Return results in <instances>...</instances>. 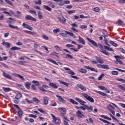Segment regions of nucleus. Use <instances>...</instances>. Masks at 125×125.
<instances>
[{"instance_id":"f257e3e1","label":"nucleus","mask_w":125,"mask_h":125,"mask_svg":"<svg viewBox=\"0 0 125 125\" xmlns=\"http://www.w3.org/2000/svg\"><path fill=\"white\" fill-rule=\"evenodd\" d=\"M83 96L86 99V100H88V101H89L91 103H93L94 102V99L92 98V97H90V96L88 95L87 94L84 93L82 94Z\"/></svg>"},{"instance_id":"f03ea898","label":"nucleus","mask_w":125,"mask_h":125,"mask_svg":"<svg viewBox=\"0 0 125 125\" xmlns=\"http://www.w3.org/2000/svg\"><path fill=\"white\" fill-rule=\"evenodd\" d=\"M58 110L59 111H61V114L60 115L61 116V117H63V116H65V115H66V114H67L66 111V108H62V107H59L58 108Z\"/></svg>"},{"instance_id":"7ed1b4c3","label":"nucleus","mask_w":125,"mask_h":125,"mask_svg":"<svg viewBox=\"0 0 125 125\" xmlns=\"http://www.w3.org/2000/svg\"><path fill=\"white\" fill-rule=\"evenodd\" d=\"M46 60L47 61H49V62H51V63H53V64H55V65H57L58 66L59 65L58 64H59V65H63V63H62L60 62H55V61H54L51 59H47Z\"/></svg>"},{"instance_id":"20e7f679","label":"nucleus","mask_w":125,"mask_h":125,"mask_svg":"<svg viewBox=\"0 0 125 125\" xmlns=\"http://www.w3.org/2000/svg\"><path fill=\"white\" fill-rule=\"evenodd\" d=\"M39 88L40 89V90H42V91H43V92H46L47 90L45 89H47V88H48V87L46 85H43L42 86H39Z\"/></svg>"},{"instance_id":"39448f33","label":"nucleus","mask_w":125,"mask_h":125,"mask_svg":"<svg viewBox=\"0 0 125 125\" xmlns=\"http://www.w3.org/2000/svg\"><path fill=\"white\" fill-rule=\"evenodd\" d=\"M2 75L4 78H6V79H8L9 80H11L12 79V77L10 76L9 74L5 73V72L2 71Z\"/></svg>"},{"instance_id":"423d86ee","label":"nucleus","mask_w":125,"mask_h":125,"mask_svg":"<svg viewBox=\"0 0 125 125\" xmlns=\"http://www.w3.org/2000/svg\"><path fill=\"white\" fill-rule=\"evenodd\" d=\"M6 22L7 23H8V24H9V27H10V28H11L12 29H16L17 30H18V29H19L18 26L12 25L11 24H10V23H11V21L8 20Z\"/></svg>"},{"instance_id":"0eeeda50","label":"nucleus","mask_w":125,"mask_h":125,"mask_svg":"<svg viewBox=\"0 0 125 125\" xmlns=\"http://www.w3.org/2000/svg\"><path fill=\"white\" fill-rule=\"evenodd\" d=\"M72 27H71V30L72 31H74V32H76L77 33H78V32H79L78 30H77L75 27H76V28L78 27L79 26V25L78 24H77L76 23H74L73 24H71Z\"/></svg>"},{"instance_id":"6e6552de","label":"nucleus","mask_w":125,"mask_h":125,"mask_svg":"<svg viewBox=\"0 0 125 125\" xmlns=\"http://www.w3.org/2000/svg\"><path fill=\"white\" fill-rule=\"evenodd\" d=\"M56 97L59 98L58 100H59V102H61L62 103H63V104H65L66 101H65L64 99H63V98L61 96L57 95Z\"/></svg>"},{"instance_id":"1a4fd4ad","label":"nucleus","mask_w":125,"mask_h":125,"mask_svg":"<svg viewBox=\"0 0 125 125\" xmlns=\"http://www.w3.org/2000/svg\"><path fill=\"white\" fill-rule=\"evenodd\" d=\"M25 19L26 20H31V21H37V20L32 17L31 15H27L25 16Z\"/></svg>"},{"instance_id":"9d476101","label":"nucleus","mask_w":125,"mask_h":125,"mask_svg":"<svg viewBox=\"0 0 125 125\" xmlns=\"http://www.w3.org/2000/svg\"><path fill=\"white\" fill-rule=\"evenodd\" d=\"M2 44L3 45V46H5V47H10V43L5 42L4 40H2Z\"/></svg>"},{"instance_id":"9b49d317","label":"nucleus","mask_w":125,"mask_h":125,"mask_svg":"<svg viewBox=\"0 0 125 125\" xmlns=\"http://www.w3.org/2000/svg\"><path fill=\"white\" fill-rule=\"evenodd\" d=\"M77 87H79V88H80L81 90H83V91H86V87H85L82 84H78L77 85Z\"/></svg>"},{"instance_id":"f8f14e48","label":"nucleus","mask_w":125,"mask_h":125,"mask_svg":"<svg viewBox=\"0 0 125 125\" xmlns=\"http://www.w3.org/2000/svg\"><path fill=\"white\" fill-rule=\"evenodd\" d=\"M22 26H23V28H26V29H28V30H30V31H32V30H33V27H32L30 25H29L25 23H23Z\"/></svg>"},{"instance_id":"ddd939ff","label":"nucleus","mask_w":125,"mask_h":125,"mask_svg":"<svg viewBox=\"0 0 125 125\" xmlns=\"http://www.w3.org/2000/svg\"><path fill=\"white\" fill-rule=\"evenodd\" d=\"M87 41H88L89 42H90L93 45H94V46L97 47V46H98L97 43H96L95 42H94L93 40L89 39V38H87Z\"/></svg>"},{"instance_id":"4468645a","label":"nucleus","mask_w":125,"mask_h":125,"mask_svg":"<svg viewBox=\"0 0 125 125\" xmlns=\"http://www.w3.org/2000/svg\"><path fill=\"white\" fill-rule=\"evenodd\" d=\"M57 18L58 20H59V21H60L61 23H62V24H65V23H66V19L64 18H62L61 17H57Z\"/></svg>"},{"instance_id":"2eb2a0df","label":"nucleus","mask_w":125,"mask_h":125,"mask_svg":"<svg viewBox=\"0 0 125 125\" xmlns=\"http://www.w3.org/2000/svg\"><path fill=\"white\" fill-rule=\"evenodd\" d=\"M63 119V124L64 125H69V123H68V122H69V120H68V118L65 116H63L62 117Z\"/></svg>"},{"instance_id":"dca6fc26","label":"nucleus","mask_w":125,"mask_h":125,"mask_svg":"<svg viewBox=\"0 0 125 125\" xmlns=\"http://www.w3.org/2000/svg\"><path fill=\"white\" fill-rule=\"evenodd\" d=\"M63 68L64 70H65V71H69L67 72L68 74H70V75H75V72H73V70H71V69L68 67H63Z\"/></svg>"},{"instance_id":"f3484780","label":"nucleus","mask_w":125,"mask_h":125,"mask_svg":"<svg viewBox=\"0 0 125 125\" xmlns=\"http://www.w3.org/2000/svg\"><path fill=\"white\" fill-rule=\"evenodd\" d=\"M43 99L44 105H47V104H48V100H49V98L46 96H45L43 98Z\"/></svg>"},{"instance_id":"a211bd4d","label":"nucleus","mask_w":125,"mask_h":125,"mask_svg":"<svg viewBox=\"0 0 125 125\" xmlns=\"http://www.w3.org/2000/svg\"><path fill=\"white\" fill-rule=\"evenodd\" d=\"M114 57L116 59V61L118 63H119V64H123V62L121 61V58H122L119 56H115Z\"/></svg>"},{"instance_id":"6ab92c4d","label":"nucleus","mask_w":125,"mask_h":125,"mask_svg":"<svg viewBox=\"0 0 125 125\" xmlns=\"http://www.w3.org/2000/svg\"><path fill=\"white\" fill-rule=\"evenodd\" d=\"M116 23L119 26H124L125 25V22L121 20H119L117 21L116 22Z\"/></svg>"},{"instance_id":"aec40b11","label":"nucleus","mask_w":125,"mask_h":125,"mask_svg":"<svg viewBox=\"0 0 125 125\" xmlns=\"http://www.w3.org/2000/svg\"><path fill=\"white\" fill-rule=\"evenodd\" d=\"M49 85H50V86H51V87H53V88H58V85H57L56 83H49Z\"/></svg>"},{"instance_id":"412c9836","label":"nucleus","mask_w":125,"mask_h":125,"mask_svg":"<svg viewBox=\"0 0 125 125\" xmlns=\"http://www.w3.org/2000/svg\"><path fill=\"white\" fill-rule=\"evenodd\" d=\"M79 42L82 44H85V41L81 36H79Z\"/></svg>"},{"instance_id":"4be33fe9","label":"nucleus","mask_w":125,"mask_h":125,"mask_svg":"<svg viewBox=\"0 0 125 125\" xmlns=\"http://www.w3.org/2000/svg\"><path fill=\"white\" fill-rule=\"evenodd\" d=\"M76 115L78 117H80V118H83V117H84L83 113H82V112H81V111L80 110L77 111V112H76Z\"/></svg>"},{"instance_id":"5701e85b","label":"nucleus","mask_w":125,"mask_h":125,"mask_svg":"<svg viewBox=\"0 0 125 125\" xmlns=\"http://www.w3.org/2000/svg\"><path fill=\"white\" fill-rule=\"evenodd\" d=\"M24 32H25L26 34H29V35H31L32 36H35V35H36V32L24 30Z\"/></svg>"},{"instance_id":"b1692460","label":"nucleus","mask_w":125,"mask_h":125,"mask_svg":"<svg viewBox=\"0 0 125 125\" xmlns=\"http://www.w3.org/2000/svg\"><path fill=\"white\" fill-rule=\"evenodd\" d=\"M76 100H77L78 101V102H79V103H80V104H81V105H84V104H85V103H86V102L82 100L80 98H76Z\"/></svg>"},{"instance_id":"393cba45","label":"nucleus","mask_w":125,"mask_h":125,"mask_svg":"<svg viewBox=\"0 0 125 125\" xmlns=\"http://www.w3.org/2000/svg\"><path fill=\"white\" fill-rule=\"evenodd\" d=\"M86 109L87 110L88 112H92V109H93V107H92V106H88L86 105Z\"/></svg>"},{"instance_id":"a878e982","label":"nucleus","mask_w":125,"mask_h":125,"mask_svg":"<svg viewBox=\"0 0 125 125\" xmlns=\"http://www.w3.org/2000/svg\"><path fill=\"white\" fill-rule=\"evenodd\" d=\"M25 86L26 88H27V89H29L30 88V86H31V82H26L25 84Z\"/></svg>"},{"instance_id":"bb28decb","label":"nucleus","mask_w":125,"mask_h":125,"mask_svg":"<svg viewBox=\"0 0 125 125\" xmlns=\"http://www.w3.org/2000/svg\"><path fill=\"white\" fill-rule=\"evenodd\" d=\"M32 83H33L34 85H35V86H38L39 85H40V82L39 81H35V80H33L32 82Z\"/></svg>"},{"instance_id":"cd10ccee","label":"nucleus","mask_w":125,"mask_h":125,"mask_svg":"<svg viewBox=\"0 0 125 125\" xmlns=\"http://www.w3.org/2000/svg\"><path fill=\"white\" fill-rule=\"evenodd\" d=\"M96 60L97 62H98V63H100V64H103V63H104V62L100 57L97 58Z\"/></svg>"},{"instance_id":"c85d7f7f","label":"nucleus","mask_w":125,"mask_h":125,"mask_svg":"<svg viewBox=\"0 0 125 125\" xmlns=\"http://www.w3.org/2000/svg\"><path fill=\"white\" fill-rule=\"evenodd\" d=\"M59 83H62V84H63V85H65L66 86H69V83H68L66 82H64L62 81L59 80Z\"/></svg>"},{"instance_id":"c756f323","label":"nucleus","mask_w":125,"mask_h":125,"mask_svg":"<svg viewBox=\"0 0 125 125\" xmlns=\"http://www.w3.org/2000/svg\"><path fill=\"white\" fill-rule=\"evenodd\" d=\"M17 13L19 15H14L15 17H16L17 18H20V17H21V13H22V12H21L19 11H17Z\"/></svg>"},{"instance_id":"7c9ffc66","label":"nucleus","mask_w":125,"mask_h":125,"mask_svg":"<svg viewBox=\"0 0 125 125\" xmlns=\"http://www.w3.org/2000/svg\"><path fill=\"white\" fill-rule=\"evenodd\" d=\"M39 19H42V13L40 11L38 12Z\"/></svg>"},{"instance_id":"2f4dec72","label":"nucleus","mask_w":125,"mask_h":125,"mask_svg":"<svg viewBox=\"0 0 125 125\" xmlns=\"http://www.w3.org/2000/svg\"><path fill=\"white\" fill-rule=\"evenodd\" d=\"M2 89L4 91H5V92H8L11 90V89L10 88H6L4 87H2Z\"/></svg>"},{"instance_id":"473e14b6","label":"nucleus","mask_w":125,"mask_h":125,"mask_svg":"<svg viewBox=\"0 0 125 125\" xmlns=\"http://www.w3.org/2000/svg\"><path fill=\"white\" fill-rule=\"evenodd\" d=\"M47 4L49 6H51L52 8H55V5H53V3L50 1L47 2Z\"/></svg>"},{"instance_id":"72a5a7b5","label":"nucleus","mask_w":125,"mask_h":125,"mask_svg":"<svg viewBox=\"0 0 125 125\" xmlns=\"http://www.w3.org/2000/svg\"><path fill=\"white\" fill-rule=\"evenodd\" d=\"M18 78H19L23 82H26V80L24 78V76L20 75V74L18 75Z\"/></svg>"},{"instance_id":"f704fd0d","label":"nucleus","mask_w":125,"mask_h":125,"mask_svg":"<svg viewBox=\"0 0 125 125\" xmlns=\"http://www.w3.org/2000/svg\"><path fill=\"white\" fill-rule=\"evenodd\" d=\"M51 116L53 119V123H56V121L58 120V119L56 117H55V116H54V115L53 114H51Z\"/></svg>"},{"instance_id":"c9c22d12","label":"nucleus","mask_w":125,"mask_h":125,"mask_svg":"<svg viewBox=\"0 0 125 125\" xmlns=\"http://www.w3.org/2000/svg\"><path fill=\"white\" fill-rule=\"evenodd\" d=\"M10 49L11 50H20V49H21V48L17 46H14L11 47Z\"/></svg>"},{"instance_id":"e433bc0d","label":"nucleus","mask_w":125,"mask_h":125,"mask_svg":"<svg viewBox=\"0 0 125 125\" xmlns=\"http://www.w3.org/2000/svg\"><path fill=\"white\" fill-rule=\"evenodd\" d=\"M21 97H22V94L21 93H18L16 96V99H17V100H18L20 99Z\"/></svg>"},{"instance_id":"4c0bfd02","label":"nucleus","mask_w":125,"mask_h":125,"mask_svg":"<svg viewBox=\"0 0 125 125\" xmlns=\"http://www.w3.org/2000/svg\"><path fill=\"white\" fill-rule=\"evenodd\" d=\"M16 86L20 87V88H21V89H25V88H24V86H23V85H21L19 83H16Z\"/></svg>"},{"instance_id":"58836bf2","label":"nucleus","mask_w":125,"mask_h":125,"mask_svg":"<svg viewBox=\"0 0 125 125\" xmlns=\"http://www.w3.org/2000/svg\"><path fill=\"white\" fill-rule=\"evenodd\" d=\"M98 87L100 88V89H102V90H107V87H105L104 86L99 85Z\"/></svg>"},{"instance_id":"ea45409f","label":"nucleus","mask_w":125,"mask_h":125,"mask_svg":"<svg viewBox=\"0 0 125 125\" xmlns=\"http://www.w3.org/2000/svg\"><path fill=\"white\" fill-rule=\"evenodd\" d=\"M70 102L71 103H72V104H75V105H78L79 103H78V102H76L75 100L70 99Z\"/></svg>"},{"instance_id":"a19ab883","label":"nucleus","mask_w":125,"mask_h":125,"mask_svg":"<svg viewBox=\"0 0 125 125\" xmlns=\"http://www.w3.org/2000/svg\"><path fill=\"white\" fill-rule=\"evenodd\" d=\"M5 1L8 3L9 5H11V6H14V5L11 1H10L9 0H5Z\"/></svg>"},{"instance_id":"79ce46f5","label":"nucleus","mask_w":125,"mask_h":125,"mask_svg":"<svg viewBox=\"0 0 125 125\" xmlns=\"http://www.w3.org/2000/svg\"><path fill=\"white\" fill-rule=\"evenodd\" d=\"M100 121H101L102 122H103V123H104V124H108L110 125L111 123L109 122L108 121L105 120L104 119H102V118H99Z\"/></svg>"},{"instance_id":"37998d69","label":"nucleus","mask_w":125,"mask_h":125,"mask_svg":"<svg viewBox=\"0 0 125 125\" xmlns=\"http://www.w3.org/2000/svg\"><path fill=\"white\" fill-rule=\"evenodd\" d=\"M79 72H80V73H87V71L83 68H81L79 69Z\"/></svg>"},{"instance_id":"c03bdc74","label":"nucleus","mask_w":125,"mask_h":125,"mask_svg":"<svg viewBox=\"0 0 125 125\" xmlns=\"http://www.w3.org/2000/svg\"><path fill=\"white\" fill-rule=\"evenodd\" d=\"M111 74L114 76H118V75L119 74V73L117 71H112L111 72Z\"/></svg>"},{"instance_id":"a18cd8bd","label":"nucleus","mask_w":125,"mask_h":125,"mask_svg":"<svg viewBox=\"0 0 125 125\" xmlns=\"http://www.w3.org/2000/svg\"><path fill=\"white\" fill-rule=\"evenodd\" d=\"M105 75L103 73L101 74L100 77L98 78V81H101Z\"/></svg>"},{"instance_id":"49530a36","label":"nucleus","mask_w":125,"mask_h":125,"mask_svg":"<svg viewBox=\"0 0 125 125\" xmlns=\"http://www.w3.org/2000/svg\"><path fill=\"white\" fill-rule=\"evenodd\" d=\"M65 33H66L67 35H69V36H71V37H75V34H74L72 32H70L69 31H65Z\"/></svg>"},{"instance_id":"de8ad7c7","label":"nucleus","mask_w":125,"mask_h":125,"mask_svg":"<svg viewBox=\"0 0 125 125\" xmlns=\"http://www.w3.org/2000/svg\"><path fill=\"white\" fill-rule=\"evenodd\" d=\"M83 106H81L80 109H82V110H83V111H85L86 110V105L85 104H83Z\"/></svg>"},{"instance_id":"09e8293b","label":"nucleus","mask_w":125,"mask_h":125,"mask_svg":"<svg viewBox=\"0 0 125 125\" xmlns=\"http://www.w3.org/2000/svg\"><path fill=\"white\" fill-rule=\"evenodd\" d=\"M109 43L112 44V45H113V46H115V47L118 46V44H117V43H115L113 41H109Z\"/></svg>"},{"instance_id":"8fccbe9b","label":"nucleus","mask_w":125,"mask_h":125,"mask_svg":"<svg viewBox=\"0 0 125 125\" xmlns=\"http://www.w3.org/2000/svg\"><path fill=\"white\" fill-rule=\"evenodd\" d=\"M33 101H34L35 103H37V104H39L40 103V102H41V101L39 99H37L36 98H33Z\"/></svg>"},{"instance_id":"3c124183","label":"nucleus","mask_w":125,"mask_h":125,"mask_svg":"<svg viewBox=\"0 0 125 125\" xmlns=\"http://www.w3.org/2000/svg\"><path fill=\"white\" fill-rule=\"evenodd\" d=\"M18 114H19V117L20 118H21L22 117V110L21 109H20L18 110Z\"/></svg>"},{"instance_id":"603ef678","label":"nucleus","mask_w":125,"mask_h":125,"mask_svg":"<svg viewBox=\"0 0 125 125\" xmlns=\"http://www.w3.org/2000/svg\"><path fill=\"white\" fill-rule=\"evenodd\" d=\"M43 7H44L46 10H48V11H51V8L48 7L47 5H44Z\"/></svg>"},{"instance_id":"864d4df0","label":"nucleus","mask_w":125,"mask_h":125,"mask_svg":"<svg viewBox=\"0 0 125 125\" xmlns=\"http://www.w3.org/2000/svg\"><path fill=\"white\" fill-rule=\"evenodd\" d=\"M42 39H43L44 40H45L46 41H48V40L49 39V38H48V37L46 36L45 35H42Z\"/></svg>"},{"instance_id":"5fc2aeb1","label":"nucleus","mask_w":125,"mask_h":125,"mask_svg":"<svg viewBox=\"0 0 125 125\" xmlns=\"http://www.w3.org/2000/svg\"><path fill=\"white\" fill-rule=\"evenodd\" d=\"M98 93H99L100 94V95H102V96H107V94H106L104 92H102L101 91H99Z\"/></svg>"},{"instance_id":"6e6d98bb","label":"nucleus","mask_w":125,"mask_h":125,"mask_svg":"<svg viewBox=\"0 0 125 125\" xmlns=\"http://www.w3.org/2000/svg\"><path fill=\"white\" fill-rule=\"evenodd\" d=\"M117 86L119 88H120V89H122V90H125V87L122 86V85H118Z\"/></svg>"},{"instance_id":"4d7b16f0","label":"nucleus","mask_w":125,"mask_h":125,"mask_svg":"<svg viewBox=\"0 0 125 125\" xmlns=\"http://www.w3.org/2000/svg\"><path fill=\"white\" fill-rule=\"evenodd\" d=\"M30 13H31L32 14H34V15H36L37 16V12L35 10H30L29 11Z\"/></svg>"},{"instance_id":"13d9d810","label":"nucleus","mask_w":125,"mask_h":125,"mask_svg":"<svg viewBox=\"0 0 125 125\" xmlns=\"http://www.w3.org/2000/svg\"><path fill=\"white\" fill-rule=\"evenodd\" d=\"M53 32L55 34H57V33L60 32V29L59 28H57L54 29Z\"/></svg>"},{"instance_id":"bf43d9fd","label":"nucleus","mask_w":125,"mask_h":125,"mask_svg":"<svg viewBox=\"0 0 125 125\" xmlns=\"http://www.w3.org/2000/svg\"><path fill=\"white\" fill-rule=\"evenodd\" d=\"M59 54V53H58L55 51H54L53 52V55H54V56H56V57H57V58H59V56H58Z\"/></svg>"},{"instance_id":"052dcab7","label":"nucleus","mask_w":125,"mask_h":125,"mask_svg":"<svg viewBox=\"0 0 125 125\" xmlns=\"http://www.w3.org/2000/svg\"><path fill=\"white\" fill-rule=\"evenodd\" d=\"M103 69H109V65H108L107 64H103Z\"/></svg>"},{"instance_id":"680f3d73","label":"nucleus","mask_w":125,"mask_h":125,"mask_svg":"<svg viewBox=\"0 0 125 125\" xmlns=\"http://www.w3.org/2000/svg\"><path fill=\"white\" fill-rule=\"evenodd\" d=\"M94 11L95 12H99L100 11V9L99 7H95L94 8Z\"/></svg>"},{"instance_id":"e2e57ef3","label":"nucleus","mask_w":125,"mask_h":125,"mask_svg":"<svg viewBox=\"0 0 125 125\" xmlns=\"http://www.w3.org/2000/svg\"><path fill=\"white\" fill-rule=\"evenodd\" d=\"M75 12H76V10H75L67 11L68 14H72V13H75Z\"/></svg>"},{"instance_id":"0e129e2a","label":"nucleus","mask_w":125,"mask_h":125,"mask_svg":"<svg viewBox=\"0 0 125 125\" xmlns=\"http://www.w3.org/2000/svg\"><path fill=\"white\" fill-rule=\"evenodd\" d=\"M102 118H104V119H105L106 120H109V121H111V118H110L105 115H102Z\"/></svg>"},{"instance_id":"69168bd1","label":"nucleus","mask_w":125,"mask_h":125,"mask_svg":"<svg viewBox=\"0 0 125 125\" xmlns=\"http://www.w3.org/2000/svg\"><path fill=\"white\" fill-rule=\"evenodd\" d=\"M67 57H68V58L69 59H73V56L69 54H66V57H65V58H67Z\"/></svg>"},{"instance_id":"338daca9","label":"nucleus","mask_w":125,"mask_h":125,"mask_svg":"<svg viewBox=\"0 0 125 125\" xmlns=\"http://www.w3.org/2000/svg\"><path fill=\"white\" fill-rule=\"evenodd\" d=\"M8 58V57L5 56L3 57V58H0V61H3V60H7V59Z\"/></svg>"},{"instance_id":"774afa93","label":"nucleus","mask_w":125,"mask_h":125,"mask_svg":"<svg viewBox=\"0 0 125 125\" xmlns=\"http://www.w3.org/2000/svg\"><path fill=\"white\" fill-rule=\"evenodd\" d=\"M54 48L57 50H60V51H61V48L60 47L57 46V45H55Z\"/></svg>"}]
</instances>
